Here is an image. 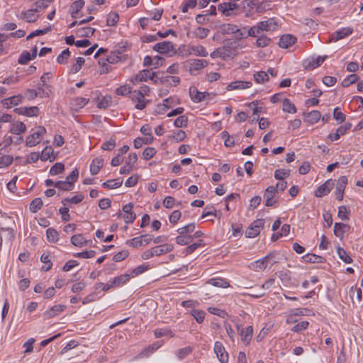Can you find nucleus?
<instances>
[{"mask_svg":"<svg viewBox=\"0 0 363 363\" xmlns=\"http://www.w3.org/2000/svg\"><path fill=\"white\" fill-rule=\"evenodd\" d=\"M155 76V72H150L149 69H143L137 74L133 76L130 79V82L133 84H136L141 82H146L148 79L154 80Z\"/></svg>","mask_w":363,"mask_h":363,"instance_id":"3","label":"nucleus"},{"mask_svg":"<svg viewBox=\"0 0 363 363\" xmlns=\"http://www.w3.org/2000/svg\"><path fill=\"white\" fill-rule=\"evenodd\" d=\"M189 95L194 102L199 103L204 100L206 96H208L209 94L207 92H200L195 86H190Z\"/></svg>","mask_w":363,"mask_h":363,"instance_id":"13","label":"nucleus"},{"mask_svg":"<svg viewBox=\"0 0 363 363\" xmlns=\"http://www.w3.org/2000/svg\"><path fill=\"white\" fill-rule=\"evenodd\" d=\"M26 130V125L21 121H17L11 125L10 132L13 134L19 135Z\"/></svg>","mask_w":363,"mask_h":363,"instance_id":"32","label":"nucleus"},{"mask_svg":"<svg viewBox=\"0 0 363 363\" xmlns=\"http://www.w3.org/2000/svg\"><path fill=\"white\" fill-rule=\"evenodd\" d=\"M71 242L77 247H83L86 245L88 241L84 238L82 234L74 235L71 238Z\"/></svg>","mask_w":363,"mask_h":363,"instance_id":"36","label":"nucleus"},{"mask_svg":"<svg viewBox=\"0 0 363 363\" xmlns=\"http://www.w3.org/2000/svg\"><path fill=\"white\" fill-rule=\"evenodd\" d=\"M189 71L191 74L208 65V62L205 60L194 59L189 61Z\"/></svg>","mask_w":363,"mask_h":363,"instance_id":"8","label":"nucleus"},{"mask_svg":"<svg viewBox=\"0 0 363 363\" xmlns=\"http://www.w3.org/2000/svg\"><path fill=\"white\" fill-rule=\"evenodd\" d=\"M246 27H243L242 28H239L238 27V30H235L234 33L233 34L234 35V38L236 40H240L242 39L247 38L248 36H251V35H249V30L247 32H246Z\"/></svg>","mask_w":363,"mask_h":363,"instance_id":"39","label":"nucleus"},{"mask_svg":"<svg viewBox=\"0 0 363 363\" xmlns=\"http://www.w3.org/2000/svg\"><path fill=\"white\" fill-rule=\"evenodd\" d=\"M296 41V38L291 34L283 35L279 41V45L282 48H288Z\"/></svg>","mask_w":363,"mask_h":363,"instance_id":"18","label":"nucleus"},{"mask_svg":"<svg viewBox=\"0 0 363 363\" xmlns=\"http://www.w3.org/2000/svg\"><path fill=\"white\" fill-rule=\"evenodd\" d=\"M309 323L306 320H303L296 325H295L292 328L291 330L294 333H298L302 330H306L308 327Z\"/></svg>","mask_w":363,"mask_h":363,"instance_id":"64","label":"nucleus"},{"mask_svg":"<svg viewBox=\"0 0 363 363\" xmlns=\"http://www.w3.org/2000/svg\"><path fill=\"white\" fill-rule=\"evenodd\" d=\"M120 59L121 57L118 54L112 52L106 57V60H100L99 61V63L103 67L104 72L108 73L111 68L106 63L105 61H106L109 64H114L118 62L120 60Z\"/></svg>","mask_w":363,"mask_h":363,"instance_id":"6","label":"nucleus"},{"mask_svg":"<svg viewBox=\"0 0 363 363\" xmlns=\"http://www.w3.org/2000/svg\"><path fill=\"white\" fill-rule=\"evenodd\" d=\"M290 175V170L286 169H279L274 172V177L278 180H284Z\"/></svg>","mask_w":363,"mask_h":363,"instance_id":"50","label":"nucleus"},{"mask_svg":"<svg viewBox=\"0 0 363 363\" xmlns=\"http://www.w3.org/2000/svg\"><path fill=\"white\" fill-rule=\"evenodd\" d=\"M74 184H72L67 180L57 181L55 183V187L58 188L62 191H70L73 189Z\"/></svg>","mask_w":363,"mask_h":363,"instance_id":"38","label":"nucleus"},{"mask_svg":"<svg viewBox=\"0 0 363 363\" xmlns=\"http://www.w3.org/2000/svg\"><path fill=\"white\" fill-rule=\"evenodd\" d=\"M65 309L66 306L65 305H55L45 312L44 316L45 317V318L50 319L55 317L56 315H58Z\"/></svg>","mask_w":363,"mask_h":363,"instance_id":"15","label":"nucleus"},{"mask_svg":"<svg viewBox=\"0 0 363 363\" xmlns=\"http://www.w3.org/2000/svg\"><path fill=\"white\" fill-rule=\"evenodd\" d=\"M238 30V26L233 23H223L219 27V32L223 35H233Z\"/></svg>","mask_w":363,"mask_h":363,"instance_id":"28","label":"nucleus"},{"mask_svg":"<svg viewBox=\"0 0 363 363\" xmlns=\"http://www.w3.org/2000/svg\"><path fill=\"white\" fill-rule=\"evenodd\" d=\"M256 40L255 45L258 48H265L271 43V38L264 35H259Z\"/></svg>","mask_w":363,"mask_h":363,"instance_id":"40","label":"nucleus"},{"mask_svg":"<svg viewBox=\"0 0 363 363\" xmlns=\"http://www.w3.org/2000/svg\"><path fill=\"white\" fill-rule=\"evenodd\" d=\"M155 256H160L172 252L174 246L172 244L165 243L152 247Z\"/></svg>","mask_w":363,"mask_h":363,"instance_id":"17","label":"nucleus"},{"mask_svg":"<svg viewBox=\"0 0 363 363\" xmlns=\"http://www.w3.org/2000/svg\"><path fill=\"white\" fill-rule=\"evenodd\" d=\"M131 99L133 102L136 103L135 108L138 110H143L145 108L148 100H145V96L140 92L133 91L131 93Z\"/></svg>","mask_w":363,"mask_h":363,"instance_id":"7","label":"nucleus"},{"mask_svg":"<svg viewBox=\"0 0 363 363\" xmlns=\"http://www.w3.org/2000/svg\"><path fill=\"white\" fill-rule=\"evenodd\" d=\"M273 255L269 254L264 257L258 259L252 263V269L255 271L264 270L267 267L268 260L271 259Z\"/></svg>","mask_w":363,"mask_h":363,"instance_id":"23","label":"nucleus"},{"mask_svg":"<svg viewBox=\"0 0 363 363\" xmlns=\"http://www.w3.org/2000/svg\"><path fill=\"white\" fill-rule=\"evenodd\" d=\"M359 79V77L356 74H351L347 77L343 79L342 85L344 87H347L350 85L355 83Z\"/></svg>","mask_w":363,"mask_h":363,"instance_id":"55","label":"nucleus"},{"mask_svg":"<svg viewBox=\"0 0 363 363\" xmlns=\"http://www.w3.org/2000/svg\"><path fill=\"white\" fill-rule=\"evenodd\" d=\"M188 124V118L185 115H182L179 116L175 119L174 122V125L177 128H182L187 126Z\"/></svg>","mask_w":363,"mask_h":363,"instance_id":"59","label":"nucleus"},{"mask_svg":"<svg viewBox=\"0 0 363 363\" xmlns=\"http://www.w3.org/2000/svg\"><path fill=\"white\" fill-rule=\"evenodd\" d=\"M345 134V128H342V126H340L337 130L336 132L334 133H330L328 135V138L331 141L337 140L341 135H343Z\"/></svg>","mask_w":363,"mask_h":363,"instance_id":"57","label":"nucleus"},{"mask_svg":"<svg viewBox=\"0 0 363 363\" xmlns=\"http://www.w3.org/2000/svg\"><path fill=\"white\" fill-rule=\"evenodd\" d=\"M84 6V0H77L72 3L71 5V16L73 18H77V13L79 12V11L83 8Z\"/></svg>","mask_w":363,"mask_h":363,"instance_id":"35","label":"nucleus"},{"mask_svg":"<svg viewBox=\"0 0 363 363\" xmlns=\"http://www.w3.org/2000/svg\"><path fill=\"white\" fill-rule=\"evenodd\" d=\"M252 85L251 82H245L241 80H237L232 82L226 86L228 91L238 90V89H245L251 87Z\"/></svg>","mask_w":363,"mask_h":363,"instance_id":"12","label":"nucleus"},{"mask_svg":"<svg viewBox=\"0 0 363 363\" xmlns=\"http://www.w3.org/2000/svg\"><path fill=\"white\" fill-rule=\"evenodd\" d=\"M104 166V160L102 158H95L90 164V173L92 175L97 174Z\"/></svg>","mask_w":363,"mask_h":363,"instance_id":"27","label":"nucleus"},{"mask_svg":"<svg viewBox=\"0 0 363 363\" xmlns=\"http://www.w3.org/2000/svg\"><path fill=\"white\" fill-rule=\"evenodd\" d=\"M347 183V179L346 177L342 176L339 178L335 191L336 199L338 201H342L343 199L344 190Z\"/></svg>","mask_w":363,"mask_h":363,"instance_id":"14","label":"nucleus"},{"mask_svg":"<svg viewBox=\"0 0 363 363\" xmlns=\"http://www.w3.org/2000/svg\"><path fill=\"white\" fill-rule=\"evenodd\" d=\"M276 193V188L274 186H268L264 194V198L265 199L266 206H273L277 201L274 199V196Z\"/></svg>","mask_w":363,"mask_h":363,"instance_id":"9","label":"nucleus"},{"mask_svg":"<svg viewBox=\"0 0 363 363\" xmlns=\"http://www.w3.org/2000/svg\"><path fill=\"white\" fill-rule=\"evenodd\" d=\"M283 111L287 113H295L296 112V108L289 99L285 98L283 100Z\"/></svg>","mask_w":363,"mask_h":363,"instance_id":"45","label":"nucleus"},{"mask_svg":"<svg viewBox=\"0 0 363 363\" xmlns=\"http://www.w3.org/2000/svg\"><path fill=\"white\" fill-rule=\"evenodd\" d=\"M277 27L278 24L275 19L270 18L266 21H259L255 26L250 28L249 35H251V37H256L263 31H274L277 30Z\"/></svg>","mask_w":363,"mask_h":363,"instance_id":"1","label":"nucleus"},{"mask_svg":"<svg viewBox=\"0 0 363 363\" xmlns=\"http://www.w3.org/2000/svg\"><path fill=\"white\" fill-rule=\"evenodd\" d=\"M14 111L19 115H25L27 116H36L38 114L39 109L36 106L31 107H20L15 108Z\"/></svg>","mask_w":363,"mask_h":363,"instance_id":"16","label":"nucleus"},{"mask_svg":"<svg viewBox=\"0 0 363 363\" xmlns=\"http://www.w3.org/2000/svg\"><path fill=\"white\" fill-rule=\"evenodd\" d=\"M130 279V274H124L118 277H115L113 280V284L114 287H120L125 284Z\"/></svg>","mask_w":363,"mask_h":363,"instance_id":"31","label":"nucleus"},{"mask_svg":"<svg viewBox=\"0 0 363 363\" xmlns=\"http://www.w3.org/2000/svg\"><path fill=\"white\" fill-rule=\"evenodd\" d=\"M174 45L171 41L165 40L156 43L152 49L162 55L169 54L174 50Z\"/></svg>","mask_w":363,"mask_h":363,"instance_id":"4","label":"nucleus"},{"mask_svg":"<svg viewBox=\"0 0 363 363\" xmlns=\"http://www.w3.org/2000/svg\"><path fill=\"white\" fill-rule=\"evenodd\" d=\"M71 55V52L68 48L64 50L57 57V62L59 64L65 65L67 62Z\"/></svg>","mask_w":363,"mask_h":363,"instance_id":"46","label":"nucleus"},{"mask_svg":"<svg viewBox=\"0 0 363 363\" xmlns=\"http://www.w3.org/2000/svg\"><path fill=\"white\" fill-rule=\"evenodd\" d=\"M208 33L209 29L202 27H198L194 31L196 37L199 39L205 38L208 35Z\"/></svg>","mask_w":363,"mask_h":363,"instance_id":"62","label":"nucleus"},{"mask_svg":"<svg viewBox=\"0 0 363 363\" xmlns=\"http://www.w3.org/2000/svg\"><path fill=\"white\" fill-rule=\"evenodd\" d=\"M187 52L189 55L195 56L206 57L208 55V52L202 45H189Z\"/></svg>","mask_w":363,"mask_h":363,"instance_id":"19","label":"nucleus"},{"mask_svg":"<svg viewBox=\"0 0 363 363\" xmlns=\"http://www.w3.org/2000/svg\"><path fill=\"white\" fill-rule=\"evenodd\" d=\"M162 346V342L157 341L154 342L151 345L145 348L141 352H140L138 355L139 358L148 357L151 354L155 352L157 349H159Z\"/></svg>","mask_w":363,"mask_h":363,"instance_id":"20","label":"nucleus"},{"mask_svg":"<svg viewBox=\"0 0 363 363\" xmlns=\"http://www.w3.org/2000/svg\"><path fill=\"white\" fill-rule=\"evenodd\" d=\"M3 149L0 150V168H5L9 167L13 162V157L11 155H4Z\"/></svg>","mask_w":363,"mask_h":363,"instance_id":"34","label":"nucleus"},{"mask_svg":"<svg viewBox=\"0 0 363 363\" xmlns=\"http://www.w3.org/2000/svg\"><path fill=\"white\" fill-rule=\"evenodd\" d=\"M23 96L19 94L6 98L2 101V104L4 106L9 108L12 106H17L21 103Z\"/></svg>","mask_w":363,"mask_h":363,"instance_id":"25","label":"nucleus"},{"mask_svg":"<svg viewBox=\"0 0 363 363\" xmlns=\"http://www.w3.org/2000/svg\"><path fill=\"white\" fill-rule=\"evenodd\" d=\"M191 315L195 318L198 323L203 322L206 313L202 310L193 309L191 312Z\"/></svg>","mask_w":363,"mask_h":363,"instance_id":"48","label":"nucleus"},{"mask_svg":"<svg viewBox=\"0 0 363 363\" xmlns=\"http://www.w3.org/2000/svg\"><path fill=\"white\" fill-rule=\"evenodd\" d=\"M95 28L91 27L81 28L77 30V35L78 37H91L95 32Z\"/></svg>","mask_w":363,"mask_h":363,"instance_id":"37","label":"nucleus"},{"mask_svg":"<svg viewBox=\"0 0 363 363\" xmlns=\"http://www.w3.org/2000/svg\"><path fill=\"white\" fill-rule=\"evenodd\" d=\"M253 334V328L252 326H247L245 329L240 331V336L242 342L247 345H249Z\"/></svg>","mask_w":363,"mask_h":363,"instance_id":"26","label":"nucleus"},{"mask_svg":"<svg viewBox=\"0 0 363 363\" xmlns=\"http://www.w3.org/2000/svg\"><path fill=\"white\" fill-rule=\"evenodd\" d=\"M131 88L128 85H122L116 89V94L118 96H126L132 93Z\"/></svg>","mask_w":363,"mask_h":363,"instance_id":"63","label":"nucleus"},{"mask_svg":"<svg viewBox=\"0 0 363 363\" xmlns=\"http://www.w3.org/2000/svg\"><path fill=\"white\" fill-rule=\"evenodd\" d=\"M40 261L45 264V265L43 266V270L49 271L52 268V262L48 255L43 254L40 257Z\"/></svg>","mask_w":363,"mask_h":363,"instance_id":"56","label":"nucleus"},{"mask_svg":"<svg viewBox=\"0 0 363 363\" xmlns=\"http://www.w3.org/2000/svg\"><path fill=\"white\" fill-rule=\"evenodd\" d=\"M46 235L50 242H56L58 240V233L54 228H48L46 230Z\"/></svg>","mask_w":363,"mask_h":363,"instance_id":"54","label":"nucleus"},{"mask_svg":"<svg viewBox=\"0 0 363 363\" xmlns=\"http://www.w3.org/2000/svg\"><path fill=\"white\" fill-rule=\"evenodd\" d=\"M52 154H53L52 148L51 147H46L42 151V153L40 155V159L43 161L48 160L52 161V160H55V157L52 155Z\"/></svg>","mask_w":363,"mask_h":363,"instance_id":"42","label":"nucleus"},{"mask_svg":"<svg viewBox=\"0 0 363 363\" xmlns=\"http://www.w3.org/2000/svg\"><path fill=\"white\" fill-rule=\"evenodd\" d=\"M353 29L351 28H343L333 33L332 34L331 39L332 40L336 42L351 35Z\"/></svg>","mask_w":363,"mask_h":363,"instance_id":"21","label":"nucleus"},{"mask_svg":"<svg viewBox=\"0 0 363 363\" xmlns=\"http://www.w3.org/2000/svg\"><path fill=\"white\" fill-rule=\"evenodd\" d=\"M176 242L179 245H186L192 242L191 235H179L176 238Z\"/></svg>","mask_w":363,"mask_h":363,"instance_id":"51","label":"nucleus"},{"mask_svg":"<svg viewBox=\"0 0 363 363\" xmlns=\"http://www.w3.org/2000/svg\"><path fill=\"white\" fill-rule=\"evenodd\" d=\"M36 12H38V9H28L22 13L23 18L28 23L35 22L39 17Z\"/></svg>","mask_w":363,"mask_h":363,"instance_id":"29","label":"nucleus"},{"mask_svg":"<svg viewBox=\"0 0 363 363\" xmlns=\"http://www.w3.org/2000/svg\"><path fill=\"white\" fill-rule=\"evenodd\" d=\"M334 186L332 180L326 181L323 184L320 185L315 191L316 197H322L330 193Z\"/></svg>","mask_w":363,"mask_h":363,"instance_id":"10","label":"nucleus"},{"mask_svg":"<svg viewBox=\"0 0 363 363\" xmlns=\"http://www.w3.org/2000/svg\"><path fill=\"white\" fill-rule=\"evenodd\" d=\"M350 229V226L348 224L342 223H335L334 225V234L336 237L342 238L344 234L348 232Z\"/></svg>","mask_w":363,"mask_h":363,"instance_id":"22","label":"nucleus"},{"mask_svg":"<svg viewBox=\"0 0 363 363\" xmlns=\"http://www.w3.org/2000/svg\"><path fill=\"white\" fill-rule=\"evenodd\" d=\"M43 206V201L40 198H35L30 204V211L32 213L38 212Z\"/></svg>","mask_w":363,"mask_h":363,"instance_id":"49","label":"nucleus"},{"mask_svg":"<svg viewBox=\"0 0 363 363\" xmlns=\"http://www.w3.org/2000/svg\"><path fill=\"white\" fill-rule=\"evenodd\" d=\"M257 121H259V128L262 130L266 129L270 124L268 118L264 117H262L261 118H259V117H253L250 120V123H252Z\"/></svg>","mask_w":363,"mask_h":363,"instance_id":"47","label":"nucleus"},{"mask_svg":"<svg viewBox=\"0 0 363 363\" xmlns=\"http://www.w3.org/2000/svg\"><path fill=\"white\" fill-rule=\"evenodd\" d=\"M264 225V219H257L247 228L245 231V236L249 238H253L257 236Z\"/></svg>","mask_w":363,"mask_h":363,"instance_id":"2","label":"nucleus"},{"mask_svg":"<svg viewBox=\"0 0 363 363\" xmlns=\"http://www.w3.org/2000/svg\"><path fill=\"white\" fill-rule=\"evenodd\" d=\"M214 352L220 363L228 362V353L226 352L222 342L216 341L214 344Z\"/></svg>","mask_w":363,"mask_h":363,"instance_id":"5","label":"nucleus"},{"mask_svg":"<svg viewBox=\"0 0 363 363\" xmlns=\"http://www.w3.org/2000/svg\"><path fill=\"white\" fill-rule=\"evenodd\" d=\"M303 116L306 122L314 124L320 120L321 114L318 111H312L308 113H303Z\"/></svg>","mask_w":363,"mask_h":363,"instance_id":"24","label":"nucleus"},{"mask_svg":"<svg viewBox=\"0 0 363 363\" xmlns=\"http://www.w3.org/2000/svg\"><path fill=\"white\" fill-rule=\"evenodd\" d=\"M254 79L257 83L263 84L269 81V76L267 72L264 71H259L254 74Z\"/></svg>","mask_w":363,"mask_h":363,"instance_id":"41","label":"nucleus"},{"mask_svg":"<svg viewBox=\"0 0 363 363\" xmlns=\"http://www.w3.org/2000/svg\"><path fill=\"white\" fill-rule=\"evenodd\" d=\"M326 57L318 56L315 59H313L312 61H305L304 67L307 69H314L319 67L325 60Z\"/></svg>","mask_w":363,"mask_h":363,"instance_id":"30","label":"nucleus"},{"mask_svg":"<svg viewBox=\"0 0 363 363\" xmlns=\"http://www.w3.org/2000/svg\"><path fill=\"white\" fill-rule=\"evenodd\" d=\"M84 197L82 194L76 195V196H72L70 199H68V198L64 199L62 201V203L64 206H65L67 204V203H68V202L74 203V204H77V203H80L84 199Z\"/></svg>","mask_w":363,"mask_h":363,"instance_id":"60","label":"nucleus"},{"mask_svg":"<svg viewBox=\"0 0 363 363\" xmlns=\"http://www.w3.org/2000/svg\"><path fill=\"white\" fill-rule=\"evenodd\" d=\"M208 284H210L214 286L227 288L230 286L229 283L223 279H211L208 281Z\"/></svg>","mask_w":363,"mask_h":363,"instance_id":"43","label":"nucleus"},{"mask_svg":"<svg viewBox=\"0 0 363 363\" xmlns=\"http://www.w3.org/2000/svg\"><path fill=\"white\" fill-rule=\"evenodd\" d=\"M119 20V15L117 13H111L107 17L106 25L108 26H115Z\"/></svg>","mask_w":363,"mask_h":363,"instance_id":"61","label":"nucleus"},{"mask_svg":"<svg viewBox=\"0 0 363 363\" xmlns=\"http://www.w3.org/2000/svg\"><path fill=\"white\" fill-rule=\"evenodd\" d=\"M89 101V98L75 97L70 101V107L72 110L78 111L84 108Z\"/></svg>","mask_w":363,"mask_h":363,"instance_id":"11","label":"nucleus"},{"mask_svg":"<svg viewBox=\"0 0 363 363\" xmlns=\"http://www.w3.org/2000/svg\"><path fill=\"white\" fill-rule=\"evenodd\" d=\"M122 184L123 179L121 178H117L116 179L106 181L102 184V186L105 189H112L121 186Z\"/></svg>","mask_w":363,"mask_h":363,"instance_id":"33","label":"nucleus"},{"mask_svg":"<svg viewBox=\"0 0 363 363\" xmlns=\"http://www.w3.org/2000/svg\"><path fill=\"white\" fill-rule=\"evenodd\" d=\"M337 253L340 259L347 264H350L352 262V259L348 255V253L342 247H338L337 249Z\"/></svg>","mask_w":363,"mask_h":363,"instance_id":"44","label":"nucleus"},{"mask_svg":"<svg viewBox=\"0 0 363 363\" xmlns=\"http://www.w3.org/2000/svg\"><path fill=\"white\" fill-rule=\"evenodd\" d=\"M40 137H36V135H35V132L32 134L29 135L26 140V145L28 147H33L38 145L40 143Z\"/></svg>","mask_w":363,"mask_h":363,"instance_id":"53","label":"nucleus"},{"mask_svg":"<svg viewBox=\"0 0 363 363\" xmlns=\"http://www.w3.org/2000/svg\"><path fill=\"white\" fill-rule=\"evenodd\" d=\"M65 169L64 164L61 162L55 163L50 169V174L51 175H57L62 173Z\"/></svg>","mask_w":363,"mask_h":363,"instance_id":"58","label":"nucleus"},{"mask_svg":"<svg viewBox=\"0 0 363 363\" xmlns=\"http://www.w3.org/2000/svg\"><path fill=\"white\" fill-rule=\"evenodd\" d=\"M303 259L306 262L310 263H320L322 262V259H323L322 257L315 255V254H307L303 257Z\"/></svg>","mask_w":363,"mask_h":363,"instance_id":"52","label":"nucleus"}]
</instances>
